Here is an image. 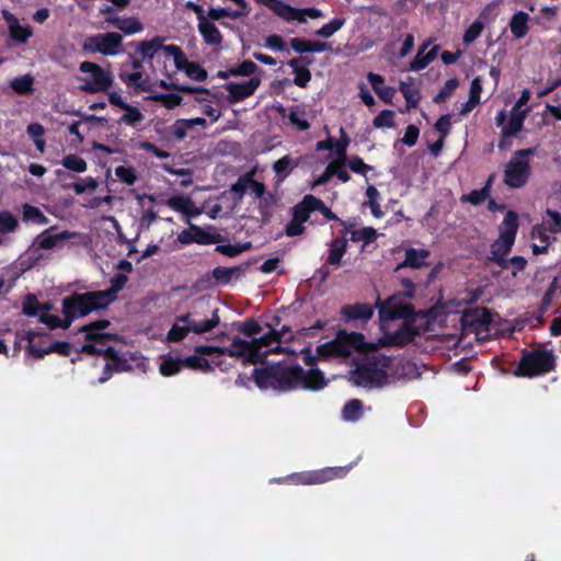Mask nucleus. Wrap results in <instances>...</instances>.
<instances>
[{
	"mask_svg": "<svg viewBox=\"0 0 561 561\" xmlns=\"http://www.w3.org/2000/svg\"><path fill=\"white\" fill-rule=\"evenodd\" d=\"M107 309L96 290L85 293H72L61 300L64 319L50 313L39 316V322L49 330L70 328L77 319L83 318L93 311Z\"/></svg>",
	"mask_w": 561,
	"mask_h": 561,
	"instance_id": "1",
	"label": "nucleus"
},
{
	"mask_svg": "<svg viewBox=\"0 0 561 561\" xmlns=\"http://www.w3.org/2000/svg\"><path fill=\"white\" fill-rule=\"evenodd\" d=\"M415 322L416 320L403 321L394 332L385 333V335L379 339V345L383 347H403L410 344L422 332V330L415 325Z\"/></svg>",
	"mask_w": 561,
	"mask_h": 561,
	"instance_id": "13",
	"label": "nucleus"
},
{
	"mask_svg": "<svg viewBox=\"0 0 561 561\" xmlns=\"http://www.w3.org/2000/svg\"><path fill=\"white\" fill-rule=\"evenodd\" d=\"M259 4H263L267 7L271 11H273L277 16L283 19L286 22L297 21L299 23H306L307 16L310 19H320L323 16L321 10L317 8H304L298 9L291 7L288 3L283 2L282 0H255Z\"/></svg>",
	"mask_w": 561,
	"mask_h": 561,
	"instance_id": "10",
	"label": "nucleus"
},
{
	"mask_svg": "<svg viewBox=\"0 0 561 561\" xmlns=\"http://www.w3.org/2000/svg\"><path fill=\"white\" fill-rule=\"evenodd\" d=\"M493 175H491L486 182V184L480 190H472L469 194L462 196V201H467L472 205H481L490 195L491 192V183Z\"/></svg>",
	"mask_w": 561,
	"mask_h": 561,
	"instance_id": "43",
	"label": "nucleus"
},
{
	"mask_svg": "<svg viewBox=\"0 0 561 561\" xmlns=\"http://www.w3.org/2000/svg\"><path fill=\"white\" fill-rule=\"evenodd\" d=\"M229 72L233 77H254L261 76L264 71L252 60H243L237 66L230 67Z\"/></svg>",
	"mask_w": 561,
	"mask_h": 561,
	"instance_id": "36",
	"label": "nucleus"
},
{
	"mask_svg": "<svg viewBox=\"0 0 561 561\" xmlns=\"http://www.w3.org/2000/svg\"><path fill=\"white\" fill-rule=\"evenodd\" d=\"M218 312H219L218 309H215L213 311V316L210 319L201 320V321L196 320L195 322H193L191 324V331L194 332L195 334H204V333L210 332L220 322Z\"/></svg>",
	"mask_w": 561,
	"mask_h": 561,
	"instance_id": "42",
	"label": "nucleus"
},
{
	"mask_svg": "<svg viewBox=\"0 0 561 561\" xmlns=\"http://www.w3.org/2000/svg\"><path fill=\"white\" fill-rule=\"evenodd\" d=\"M399 90L405 99L407 112L411 108L417 107L422 98L419 89L412 88L409 83L401 81L399 84Z\"/></svg>",
	"mask_w": 561,
	"mask_h": 561,
	"instance_id": "39",
	"label": "nucleus"
},
{
	"mask_svg": "<svg viewBox=\"0 0 561 561\" xmlns=\"http://www.w3.org/2000/svg\"><path fill=\"white\" fill-rule=\"evenodd\" d=\"M3 14L8 22L10 38L16 44H26L33 36V28L30 25H21L19 19L9 12Z\"/></svg>",
	"mask_w": 561,
	"mask_h": 561,
	"instance_id": "21",
	"label": "nucleus"
},
{
	"mask_svg": "<svg viewBox=\"0 0 561 561\" xmlns=\"http://www.w3.org/2000/svg\"><path fill=\"white\" fill-rule=\"evenodd\" d=\"M348 472V467H327L320 470L301 473L297 481L302 484H321L334 479H342Z\"/></svg>",
	"mask_w": 561,
	"mask_h": 561,
	"instance_id": "16",
	"label": "nucleus"
},
{
	"mask_svg": "<svg viewBox=\"0 0 561 561\" xmlns=\"http://www.w3.org/2000/svg\"><path fill=\"white\" fill-rule=\"evenodd\" d=\"M33 84L34 78L31 75L16 77L10 82V87L19 95H31L34 92Z\"/></svg>",
	"mask_w": 561,
	"mask_h": 561,
	"instance_id": "37",
	"label": "nucleus"
},
{
	"mask_svg": "<svg viewBox=\"0 0 561 561\" xmlns=\"http://www.w3.org/2000/svg\"><path fill=\"white\" fill-rule=\"evenodd\" d=\"M306 111L301 106H294L289 114L288 119L297 130L306 131L310 128V123L305 118Z\"/></svg>",
	"mask_w": 561,
	"mask_h": 561,
	"instance_id": "44",
	"label": "nucleus"
},
{
	"mask_svg": "<svg viewBox=\"0 0 561 561\" xmlns=\"http://www.w3.org/2000/svg\"><path fill=\"white\" fill-rule=\"evenodd\" d=\"M123 45V37L119 33L107 32L89 36L83 43V50L100 53L104 56H115Z\"/></svg>",
	"mask_w": 561,
	"mask_h": 561,
	"instance_id": "11",
	"label": "nucleus"
},
{
	"mask_svg": "<svg viewBox=\"0 0 561 561\" xmlns=\"http://www.w3.org/2000/svg\"><path fill=\"white\" fill-rule=\"evenodd\" d=\"M351 139L343 127L340 128V139L334 140V150L337 160L346 161V151L350 146Z\"/></svg>",
	"mask_w": 561,
	"mask_h": 561,
	"instance_id": "56",
	"label": "nucleus"
},
{
	"mask_svg": "<svg viewBox=\"0 0 561 561\" xmlns=\"http://www.w3.org/2000/svg\"><path fill=\"white\" fill-rule=\"evenodd\" d=\"M81 72L90 73V78L83 79L80 90L90 94L105 92L113 84V75L92 61H82L79 66Z\"/></svg>",
	"mask_w": 561,
	"mask_h": 561,
	"instance_id": "9",
	"label": "nucleus"
},
{
	"mask_svg": "<svg viewBox=\"0 0 561 561\" xmlns=\"http://www.w3.org/2000/svg\"><path fill=\"white\" fill-rule=\"evenodd\" d=\"M22 219L25 222H34L37 225H47L49 219L44 215V213L36 206L24 204L22 206Z\"/></svg>",
	"mask_w": 561,
	"mask_h": 561,
	"instance_id": "40",
	"label": "nucleus"
},
{
	"mask_svg": "<svg viewBox=\"0 0 561 561\" xmlns=\"http://www.w3.org/2000/svg\"><path fill=\"white\" fill-rule=\"evenodd\" d=\"M364 346L363 333H347L345 330H340L333 340L318 345L317 354L321 359L347 358L354 352L364 350Z\"/></svg>",
	"mask_w": 561,
	"mask_h": 561,
	"instance_id": "4",
	"label": "nucleus"
},
{
	"mask_svg": "<svg viewBox=\"0 0 561 561\" xmlns=\"http://www.w3.org/2000/svg\"><path fill=\"white\" fill-rule=\"evenodd\" d=\"M61 164L73 172L83 173L88 169V164L83 158L78 154H67L62 158Z\"/></svg>",
	"mask_w": 561,
	"mask_h": 561,
	"instance_id": "52",
	"label": "nucleus"
},
{
	"mask_svg": "<svg viewBox=\"0 0 561 561\" xmlns=\"http://www.w3.org/2000/svg\"><path fill=\"white\" fill-rule=\"evenodd\" d=\"M128 277L125 274L118 273L111 278V285L105 290H96L103 300L106 308L116 300L117 294L125 287Z\"/></svg>",
	"mask_w": 561,
	"mask_h": 561,
	"instance_id": "27",
	"label": "nucleus"
},
{
	"mask_svg": "<svg viewBox=\"0 0 561 561\" xmlns=\"http://www.w3.org/2000/svg\"><path fill=\"white\" fill-rule=\"evenodd\" d=\"M183 369V362L180 357H168L159 367L160 374L165 377L173 376Z\"/></svg>",
	"mask_w": 561,
	"mask_h": 561,
	"instance_id": "50",
	"label": "nucleus"
},
{
	"mask_svg": "<svg viewBox=\"0 0 561 561\" xmlns=\"http://www.w3.org/2000/svg\"><path fill=\"white\" fill-rule=\"evenodd\" d=\"M198 32L205 44L211 46H219L222 43V35L214 22L209 21L207 16L201 19L197 24Z\"/></svg>",
	"mask_w": 561,
	"mask_h": 561,
	"instance_id": "26",
	"label": "nucleus"
},
{
	"mask_svg": "<svg viewBox=\"0 0 561 561\" xmlns=\"http://www.w3.org/2000/svg\"><path fill=\"white\" fill-rule=\"evenodd\" d=\"M430 255L431 252L427 249L408 248L405 249L404 260L396 266L394 272H398L404 267L420 270L422 267L428 266L430 263L427 262V259Z\"/></svg>",
	"mask_w": 561,
	"mask_h": 561,
	"instance_id": "19",
	"label": "nucleus"
},
{
	"mask_svg": "<svg viewBox=\"0 0 561 561\" xmlns=\"http://www.w3.org/2000/svg\"><path fill=\"white\" fill-rule=\"evenodd\" d=\"M376 307L379 312L381 325L394 320H416L417 317H424V313L416 312L414 307L409 302H403L401 294H394L386 300H377Z\"/></svg>",
	"mask_w": 561,
	"mask_h": 561,
	"instance_id": "7",
	"label": "nucleus"
},
{
	"mask_svg": "<svg viewBox=\"0 0 561 561\" xmlns=\"http://www.w3.org/2000/svg\"><path fill=\"white\" fill-rule=\"evenodd\" d=\"M346 163L348 168L356 174L366 175L373 167L366 164L364 160L358 156H352L348 159L346 158Z\"/></svg>",
	"mask_w": 561,
	"mask_h": 561,
	"instance_id": "64",
	"label": "nucleus"
},
{
	"mask_svg": "<svg viewBox=\"0 0 561 561\" xmlns=\"http://www.w3.org/2000/svg\"><path fill=\"white\" fill-rule=\"evenodd\" d=\"M366 196L368 198L371 215L375 218H381L383 216V211L381 210V207L378 202L380 197L378 190L374 185H369L366 188Z\"/></svg>",
	"mask_w": 561,
	"mask_h": 561,
	"instance_id": "54",
	"label": "nucleus"
},
{
	"mask_svg": "<svg viewBox=\"0 0 561 561\" xmlns=\"http://www.w3.org/2000/svg\"><path fill=\"white\" fill-rule=\"evenodd\" d=\"M295 369L300 370L295 379V390L301 388L309 391H319L327 387L328 380L322 370L319 368H310L305 370L300 365L296 364Z\"/></svg>",
	"mask_w": 561,
	"mask_h": 561,
	"instance_id": "15",
	"label": "nucleus"
},
{
	"mask_svg": "<svg viewBox=\"0 0 561 561\" xmlns=\"http://www.w3.org/2000/svg\"><path fill=\"white\" fill-rule=\"evenodd\" d=\"M115 175L127 185H134L138 179L133 167L119 165L115 169Z\"/></svg>",
	"mask_w": 561,
	"mask_h": 561,
	"instance_id": "63",
	"label": "nucleus"
},
{
	"mask_svg": "<svg viewBox=\"0 0 561 561\" xmlns=\"http://www.w3.org/2000/svg\"><path fill=\"white\" fill-rule=\"evenodd\" d=\"M518 216L514 210H508L502 221L499 239L490 248L488 262L496 264L502 270H506L507 254L512 251L516 234L518 231Z\"/></svg>",
	"mask_w": 561,
	"mask_h": 561,
	"instance_id": "3",
	"label": "nucleus"
},
{
	"mask_svg": "<svg viewBox=\"0 0 561 561\" xmlns=\"http://www.w3.org/2000/svg\"><path fill=\"white\" fill-rule=\"evenodd\" d=\"M44 332L37 330H28L25 332L24 339L28 342L27 351L35 357L38 358V353L45 351L46 346L42 343H35V339L43 335Z\"/></svg>",
	"mask_w": 561,
	"mask_h": 561,
	"instance_id": "57",
	"label": "nucleus"
},
{
	"mask_svg": "<svg viewBox=\"0 0 561 561\" xmlns=\"http://www.w3.org/2000/svg\"><path fill=\"white\" fill-rule=\"evenodd\" d=\"M556 355L552 350L535 348L524 351L514 370V376L534 378L554 370Z\"/></svg>",
	"mask_w": 561,
	"mask_h": 561,
	"instance_id": "5",
	"label": "nucleus"
},
{
	"mask_svg": "<svg viewBox=\"0 0 561 561\" xmlns=\"http://www.w3.org/2000/svg\"><path fill=\"white\" fill-rule=\"evenodd\" d=\"M22 313L27 317H38L41 313V302L35 294H27L22 301Z\"/></svg>",
	"mask_w": 561,
	"mask_h": 561,
	"instance_id": "48",
	"label": "nucleus"
},
{
	"mask_svg": "<svg viewBox=\"0 0 561 561\" xmlns=\"http://www.w3.org/2000/svg\"><path fill=\"white\" fill-rule=\"evenodd\" d=\"M300 370L295 365L271 364L253 369V380L261 390L273 389L278 392L295 390V379Z\"/></svg>",
	"mask_w": 561,
	"mask_h": 561,
	"instance_id": "2",
	"label": "nucleus"
},
{
	"mask_svg": "<svg viewBox=\"0 0 561 561\" xmlns=\"http://www.w3.org/2000/svg\"><path fill=\"white\" fill-rule=\"evenodd\" d=\"M252 343H253V350H254L255 356L257 358V363L263 362V359L268 354L280 352V346L277 345L276 347H272L268 351L262 353L263 347H271L274 343H277V344L280 343V332H278L274 329H271L270 332L263 334L262 336L253 337Z\"/></svg>",
	"mask_w": 561,
	"mask_h": 561,
	"instance_id": "17",
	"label": "nucleus"
},
{
	"mask_svg": "<svg viewBox=\"0 0 561 561\" xmlns=\"http://www.w3.org/2000/svg\"><path fill=\"white\" fill-rule=\"evenodd\" d=\"M459 81L457 78L448 79L439 92L433 98L436 104L445 102L457 89Z\"/></svg>",
	"mask_w": 561,
	"mask_h": 561,
	"instance_id": "59",
	"label": "nucleus"
},
{
	"mask_svg": "<svg viewBox=\"0 0 561 561\" xmlns=\"http://www.w3.org/2000/svg\"><path fill=\"white\" fill-rule=\"evenodd\" d=\"M123 111H125V114L119 117L118 124H126L128 126L135 127L145 119L141 111L128 103L123 107Z\"/></svg>",
	"mask_w": 561,
	"mask_h": 561,
	"instance_id": "41",
	"label": "nucleus"
},
{
	"mask_svg": "<svg viewBox=\"0 0 561 561\" xmlns=\"http://www.w3.org/2000/svg\"><path fill=\"white\" fill-rule=\"evenodd\" d=\"M118 77L122 82H124L127 87L131 88L134 93L137 94L138 84H140L145 75L144 71H121L118 73Z\"/></svg>",
	"mask_w": 561,
	"mask_h": 561,
	"instance_id": "58",
	"label": "nucleus"
},
{
	"mask_svg": "<svg viewBox=\"0 0 561 561\" xmlns=\"http://www.w3.org/2000/svg\"><path fill=\"white\" fill-rule=\"evenodd\" d=\"M247 267H248V264L245 266L238 265V266H232V267L217 266L213 270L211 274H213L214 279L218 284L226 285L231 282L232 277L236 274H239V275L242 274Z\"/></svg>",
	"mask_w": 561,
	"mask_h": 561,
	"instance_id": "34",
	"label": "nucleus"
},
{
	"mask_svg": "<svg viewBox=\"0 0 561 561\" xmlns=\"http://www.w3.org/2000/svg\"><path fill=\"white\" fill-rule=\"evenodd\" d=\"M484 28V23L479 19H477L466 30L463 34V43L469 45L473 43L482 33Z\"/></svg>",
	"mask_w": 561,
	"mask_h": 561,
	"instance_id": "61",
	"label": "nucleus"
},
{
	"mask_svg": "<svg viewBox=\"0 0 561 561\" xmlns=\"http://www.w3.org/2000/svg\"><path fill=\"white\" fill-rule=\"evenodd\" d=\"M528 21L529 14L524 11H518L512 16L510 28L515 38L519 39L527 35L529 31Z\"/></svg>",
	"mask_w": 561,
	"mask_h": 561,
	"instance_id": "32",
	"label": "nucleus"
},
{
	"mask_svg": "<svg viewBox=\"0 0 561 561\" xmlns=\"http://www.w3.org/2000/svg\"><path fill=\"white\" fill-rule=\"evenodd\" d=\"M145 100L161 103L165 108L173 110L181 105L183 99L178 93H154L146 96Z\"/></svg>",
	"mask_w": 561,
	"mask_h": 561,
	"instance_id": "38",
	"label": "nucleus"
},
{
	"mask_svg": "<svg viewBox=\"0 0 561 561\" xmlns=\"http://www.w3.org/2000/svg\"><path fill=\"white\" fill-rule=\"evenodd\" d=\"M50 353H58L62 356H70L71 344L66 341H57L46 346L45 351L38 353V359L44 358L45 355Z\"/></svg>",
	"mask_w": 561,
	"mask_h": 561,
	"instance_id": "55",
	"label": "nucleus"
},
{
	"mask_svg": "<svg viewBox=\"0 0 561 561\" xmlns=\"http://www.w3.org/2000/svg\"><path fill=\"white\" fill-rule=\"evenodd\" d=\"M346 23L343 16L334 18L329 23L322 25L314 32V35L322 38H330L334 33L340 31Z\"/></svg>",
	"mask_w": 561,
	"mask_h": 561,
	"instance_id": "46",
	"label": "nucleus"
},
{
	"mask_svg": "<svg viewBox=\"0 0 561 561\" xmlns=\"http://www.w3.org/2000/svg\"><path fill=\"white\" fill-rule=\"evenodd\" d=\"M348 248V240L344 237L334 238L329 244V254L325 260L328 265L339 266Z\"/></svg>",
	"mask_w": 561,
	"mask_h": 561,
	"instance_id": "28",
	"label": "nucleus"
},
{
	"mask_svg": "<svg viewBox=\"0 0 561 561\" xmlns=\"http://www.w3.org/2000/svg\"><path fill=\"white\" fill-rule=\"evenodd\" d=\"M394 112L391 110H382L375 118L373 119V126L375 128H392L394 126Z\"/></svg>",
	"mask_w": 561,
	"mask_h": 561,
	"instance_id": "60",
	"label": "nucleus"
},
{
	"mask_svg": "<svg viewBox=\"0 0 561 561\" xmlns=\"http://www.w3.org/2000/svg\"><path fill=\"white\" fill-rule=\"evenodd\" d=\"M363 415V402L359 399L348 400L341 412V416L346 422H357Z\"/></svg>",
	"mask_w": 561,
	"mask_h": 561,
	"instance_id": "35",
	"label": "nucleus"
},
{
	"mask_svg": "<svg viewBox=\"0 0 561 561\" xmlns=\"http://www.w3.org/2000/svg\"><path fill=\"white\" fill-rule=\"evenodd\" d=\"M314 195L308 194L293 207V217L301 222H307L314 211Z\"/></svg>",
	"mask_w": 561,
	"mask_h": 561,
	"instance_id": "31",
	"label": "nucleus"
},
{
	"mask_svg": "<svg viewBox=\"0 0 561 561\" xmlns=\"http://www.w3.org/2000/svg\"><path fill=\"white\" fill-rule=\"evenodd\" d=\"M378 238L377 230L373 227H364L356 231H351V241L352 242H364V247L376 241Z\"/></svg>",
	"mask_w": 561,
	"mask_h": 561,
	"instance_id": "49",
	"label": "nucleus"
},
{
	"mask_svg": "<svg viewBox=\"0 0 561 561\" xmlns=\"http://www.w3.org/2000/svg\"><path fill=\"white\" fill-rule=\"evenodd\" d=\"M217 247L215 249L216 252L224 254L229 257L238 256L239 254L251 249V242L245 243H237V244H220L216 243Z\"/></svg>",
	"mask_w": 561,
	"mask_h": 561,
	"instance_id": "47",
	"label": "nucleus"
},
{
	"mask_svg": "<svg viewBox=\"0 0 561 561\" xmlns=\"http://www.w3.org/2000/svg\"><path fill=\"white\" fill-rule=\"evenodd\" d=\"M105 21L124 34L131 35L139 33L144 30L142 23L136 18H106Z\"/></svg>",
	"mask_w": 561,
	"mask_h": 561,
	"instance_id": "30",
	"label": "nucleus"
},
{
	"mask_svg": "<svg viewBox=\"0 0 561 561\" xmlns=\"http://www.w3.org/2000/svg\"><path fill=\"white\" fill-rule=\"evenodd\" d=\"M192 230L194 231L195 243L197 244L209 245L221 243L226 240L222 234L218 232H209L197 225H192Z\"/></svg>",
	"mask_w": 561,
	"mask_h": 561,
	"instance_id": "33",
	"label": "nucleus"
},
{
	"mask_svg": "<svg viewBox=\"0 0 561 561\" xmlns=\"http://www.w3.org/2000/svg\"><path fill=\"white\" fill-rule=\"evenodd\" d=\"M341 316L344 320H363L367 321L374 316V308L369 304L356 302L346 305L341 309Z\"/></svg>",
	"mask_w": 561,
	"mask_h": 561,
	"instance_id": "24",
	"label": "nucleus"
},
{
	"mask_svg": "<svg viewBox=\"0 0 561 561\" xmlns=\"http://www.w3.org/2000/svg\"><path fill=\"white\" fill-rule=\"evenodd\" d=\"M183 368H190L193 370H201L204 373L213 371L209 360L203 356L191 355L185 358H182Z\"/></svg>",
	"mask_w": 561,
	"mask_h": 561,
	"instance_id": "45",
	"label": "nucleus"
},
{
	"mask_svg": "<svg viewBox=\"0 0 561 561\" xmlns=\"http://www.w3.org/2000/svg\"><path fill=\"white\" fill-rule=\"evenodd\" d=\"M224 355L229 357H244L251 364H257V358L253 350L251 341L243 340L239 336L232 339L230 347H222Z\"/></svg>",
	"mask_w": 561,
	"mask_h": 561,
	"instance_id": "18",
	"label": "nucleus"
},
{
	"mask_svg": "<svg viewBox=\"0 0 561 561\" xmlns=\"http://www.w3.org/2000/svg\"><path fill=\"white\" fill-rule=\"evenodd\" d=\"M529 112V108L511 110V116L507 124L502 128V136H516L524 127V122Z\"/></svg>",
	"mask_w": 561,
	"mask_h": 561,
	"instance_id": "29",
	"label": "nucleus"
},
{
	"mask_svg": "<svg viewBox=\"0 0 561 561\" xmlns=\"http://www.w3.org/2000/svg\"><path fill=\"white\" fill-rule=\"evenodd\" d=\"M165 57H172L174 60L175 68L182 70L185 75L196 81H205L208 73L197 61H190L178 45L171 44L165 47Z\"/></svg>",
	"mask_w": 561,
	"mask_h": 561,
	"instance_id": "12",
	"label": "nucleus"
},
{
	"mask_svg": "<svg viewBox=\"0 0 561 561\" xmlns=\"http://www.w3.org/2000/svg\"><path fill=\"white\" fill-rule=\"evenodd\" d=\"M291 162L290 156L286 154L273 163V170L279 182L284 181L289 175L293 169Z\"/></svg>",
	"mask_w": 561,
	"mask_h": 561,
	"instance_id": "53",
	"label": "nucleus"
},
{
	"mask_svg": "<svg viewBox=\"0 0 561 561\" xmlns=\"http://www.w3.org/2000/svg\"><path fill=\"white\" fill-rule=\"evenodd\" d=\"M55 229V227H50L46 229L41 234H38L35 239V243L42 250H50L54 249L58 243L80 237V233L77 231H68L64 230L59 233L50 234L49 231Z\"/></svg>",
	"mask_w": 561,
	"mask_h": 561,
	"instance_id": "20",
	"label": "nucleus"
},
{
	"mask_svg": "<svg viewBox=\"0 0 561 561\" xmlns=\"http://www.w3.org/2000/svg\"><path fill=\"white\" fill-rule=\"evenodd\" d=\"M261 76H254L251 77L248 81L241 83H226L224 88L228 92L227 101L230 104H236L252 96L257 90V88L261 85Z\"/></svg>",
	"mask_w": 561,
	"mask_h": 561,
	"instance_id": "14",
	"label": "nucleus"
},
{
	"mask_svg": "<svg viewBox=\"0 0 561 561\" xmlns=\"http://www.w3.org/2000/svg\"><path fill=\"white\" fill-rule=\"evenodd\" d=\"M432 44V41H427L425 43H423L415 57L412 59V61L410 62V70L412 71H420V70H423L425 69L433 60L436 59L437 57V54H438V50H439V46L438 45H434L428 51L425 53V50L427 49V47Z\"/></svg>",
	"mask_w": 561,
	"mask_h": 561,
	"instance_id": "23",
	"label": "nucleus"
},
{
	"mask_svg": "<svg viewBox=\"0 0 561 561\" xmlns=\"http://www.w3.org/2000/svg\"><path fill=\"white\" fill-rule=\"evenodd\" d=\"M168 206L173 210L184 214L192 206V198L185 195H174L168 199Z\"/></svg>",
	"mask_w": 561,
	"mask_h": 561,
	"instance_id": "62",
	"label": "nucleus"
},
{
	"mask_svg": "<svg viewBox=\"0 0 561 561\" xmlns=\"http://www.w3.org/2000/svg\"><path fill=\"white\" fill-rule=\"evenodd\" d=\"M130 45H135L137 47V51L141 55V58L149 61L154 58L159 50H163L165 54V47L169 46L163 45V37L160 36H154L149 41H141L138 43L131 42Z\"/></svg>",
	"mask_w": 561,
	"mask_h": 561,
	"instance_id": "25",
	"label": "nucleus"
},
{
	"mask_svg": "<svg viewBox=\"0 0 561 561\" xmlns=\"http://www.w3.org/2000/svg\"><path fill=\"white\" fill-rule=\"evenodd\" d=\"M111 325V322L106 319H100L96 321H92L88 324L82 325L79 331L85 333V340L89 342H95V344H103L105 341L112 339V334L102 333Z\"/></svg>",
	"mask_w": 561,
	"mask_h": 561,
	"instance_id": "22",
	"label": "nucleus"
},
{
	"mask_svg": "<svg viewBox=\"0 0 561 561\" xmlns=\"http://www.w3.org/2000/svg\"><path fill=\"white\" fill-rule=\"evenodd\" d=\"M19 228L18 218L9 210L0 211V233H12Z\"/></svg>",
	"mask_w": 561,
	"mask_h": 561,
	"instance_id": "51",
	"label": "nucleus"
},
{
	"mask_svg": "<svg viewBox=\"0 0 561 561\" xmlns=\"http://www.w3.org/2000/svg\"><path fill=\"white\" fill-rule=\"evenodd\" d=\"M536 153V148L515 151L514 157L506 163L503 182L511 188H520L528 182L531 168L529 157Z\"/></svg>",
	"mask_w": 561,
	"mask_h": 561,
	"instance_id": "6",
	"label": "nucleus"
},
{
	"mask_svg": "<svg viewBox=\"0 0 561 561\" xmlns=\"http://www.w3.org/2000/svg\"><path fill=\"white\" fill-rule=\"evenodd\" d=\"M351 381L358 387L381 388L389 382V375L376 360H367L351 371Z\"/></svg>",
	"mask_w": 561,
	"mask_h": 561,
	"instance_id": "8",
	"label": "nucleus"
}]
</instances>
